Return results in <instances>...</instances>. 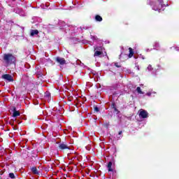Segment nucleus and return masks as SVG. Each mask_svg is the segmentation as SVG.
I'll return each instance as SVG.
<instances>
[{
  "instance_id": "13",
  "label": "nucleus",
  "mask_w": 179,
  "mask_h": 179,
  "mask_svg": "<svg viewBox=\"0 0 179 179\" xmlns=\"http://www.w3.org/2000/svg\"><path fill=\"white\" fill-rule=\"evenodd\" d=\"M129 58H132L134 56V50H132V48H129Z\"/></svg>"
},
{
  "instance_id": "5",
  "label": "nucleus",
  "mask_w": 179,
  "mask_h": 179,
  "mask_svg": "<svg viewBox=\"0 0 179 179\" xmlns=\"http://www.w3.org/2000/svg\"><path fill=\"white\" fill-rule=\"evenodd\" d=\"M14 12L17 15H20V16H26V13L24 10H22V8H15Z\"/></svg>"
},
{
  "instance_id": "3",
  "label": "nucleus",
  "mask_w": 179,
  "mask_h": 179,
  "mask_svg": "<svg viewBox=\"0 0 179 179\" xmlns=\"http://www.w3.org/2000/svg\"><path fill=\"white\" fill-rule=\"evenodd\" d=\"M138 113H139V117L141 118H143V120L149 117V113H148V111L143 109H141Z\"/></svg>"
},
{
  "instance_id": "17",
  "label": "nucleus",
  "mask_w": 179,
  "mask_h": 179,
  "mask_svg": "<svg viewBox=\"0 0 179 179\" xmlns=\"http://www.w3.org/2000/svg\"><path fill=\"white\" fill-rule=\"evenodd\" d=\"M31 171L34 174H39L38 170H37V168H36V167H32Z\"/></svg>"
},
{
  "instance_id": "2",
  "label": "nucleus",
  "mask_w": 179,
  "mask_h": 179,
  "mask_svg": "<svg viewBox=\"0 0 179 179\" xmlns=\"http://www.w3.org/2000/svg\"><path fill=\"white\" fill-rule=\"evenodd\" d=\"M3 59L7 65H10L16 62V57H15V56H13L12 54L9 53L4 54Z\"/></svg>"
},
{
  "instance_id": "23",
  "label": "nucleus",
  "mask_w": 179,
  "mask_h": 179,
  "mask_svg": "<svg viewBox=\"0 0 179 179\" xmlns=\"http://www.w3.org/2000/svg\"><path fill=\"white\" fill-rule=\"evenodd\" d=\"M9 177H10V178H15V173H9Z\"/></svg>"
},
{
  "instance_id": "18",
  "label": "nucleus",
  "mask_w": 179,
  "mask_h": 179,
  "mask_svg": "<svg viewBox=\"0 0 179 179\" xmlns=\"http://www.w3.org/2000/svg\"><path fill=\"white\" fill-rule=\"evenodd\" d=\"M136 92L138 93V94H145V92H142V90L139 87L136 88Z\"/></svg>"
},
{
  "instance_id": "1",
  "label": "nucleus",
  "mask_w": 179,
  "mask_h": 179,
  "mask_svg": "<svg viewBox=\"0 0 179 179\" xmlns=\"http://www.w3.org/2000/svg\"><path fill=\"white\" fill-rule=\"evenodd\" d=\"M149 5L152 7L153 10H157L161 12L164 10L166 6H169V4H164L163 0H152L150 1Z\"/></svg>"
},
{
  "instance_id": "7",
  "label": "nucleus",
  "mask_w": 179,
  "mask_h": 179,
  "mask_svg": "<svg viewBox=\"0 0 179 179\" xmlns=\"http://www.w3.org/2000/svg\"><path fill=\"white\" fill-rule=\"evenodd\" d=\"M13 117L14 118H16V117H19L20 115V112L16 110V108L15 107L13 108Z\"/></svg>"
},
{
  "instance_id": "26",
  "label": "nucleus",
  "mask_w": 179,
  "mask_h": 179,
  "mask_svg": "<svg viewBox=\"0 0 179 179\" xmlns=\"http://www.w3.org/2000/svg\"><path fill=\"white\" fill-rule=\"evenodd\" d=\"M174 49L176 50V51H179V47H175Z\"/></svg>"
},
{
  "instance_id": "6",
  "label": "nucleus",
  "mask_w": 179,
  "mask_h": 179,
  "mask_svg": "<svg viewBox=\"0 0 179 179\" xmlns=\"http://www.w3.org/2000/svg\"><path fill=\"white\" fill-rule=\"evenodd\" d=\"M59 149H60L61 150H64L65 149H70L69 146L64 142H62L59 144Z\"/></svg>"
},
{
  "instance_id": "9",
  "label": "nucleus",
  "mask_w": 179,
  "mask_h": 179,
  "mask_svg": "<svg viewBox=\"0 0 179 179\" xmlns=\"http://www.w3.org/2000/svg\"><path fill=\"white\" fill-rule=\"evenodd\" d=\"M69 27L70 28L69 30H71V31H73L71 33H76V31L80 30V28H78L77 27H73V25H71Z\"/></svg>"
},
{
  "instance_id": "27",
  "label": "nucleus",
  "mask_w": 179,
  "mask_h": 179,
  "mask_svg": "<svg viewBox=\"0 0 179 179\" xmlns=\"http://www.w3.org/2000/svg\"><path fill=\"white\" fill-rule=\"evenodd\" d=\"M78 62H80V66H83V63H82V62H80V60H78Z\"/></svg>"
},
{
  "instance_id": "4",
  "label": "nucleus",
  "mask_w": 179,
  "mask_h": 179,
  "mask_svg": "<svg viewBox=\"0 0 179 179\" xmlns=\"http://www.w3.org/2000/svg\"><path fill=\"white\" fill-rule=\"evenodd\" d=\"M2 79H4V80H6L7 82H13V77L10 74L3 75Z\"/></svg>"
},
{
  "instance_id": "30",
  "label": "nucleus",
  "mask_w": 179,
  "mask_h": 179,
  "mask_svg": "<svg viewBox=\"0 0 179 179\" xmlns=\"http://www.w3.org/2000/svg\"><path fill=\"white\" fill-rule=\"evenodd\" d=\"M122 131H119V135H122Z\"/></svg>"
},
{
  "instance_id": "15",
  "label": "nucleus",
  "mask_w": 179,
  "mask_h": 179,
  "mask_svg": "<svg viewBox=\"0 0 179 179\" xmlns=\"http://www.w3.org/2000/svg\"><path fill=\"white\" fill-rule=\"evenodd\" d=\"M95 20L96 22H102L103 21V17H101V16H100V15H96L95 16Z\"/></svg>"
},
{
  "instance_id": "19",
  "label": "nucleus",
  "mask_w": 179,
  "mask_h": 179,
  "mask_svg": "<svg viewBox=\"0 0 179 179\" xmlns=\"http://www.w3.org/2000/svg\"><path fill=\"white\" fill-rule=\"evenodd\" d=\"M155 94H156V92H148L146 94V96H155Z\"/></svg>"
},
{
  "instance_id": "22",
  "label": "nucleus",
  "mask_w": 179,
  "mask_h": 179,
  "mask_svg": "<svg viewBox=\"0 0 179 179\" xmlns=\"http://www.w3.org/2000/svg\"><path fill=\"white\" fill-rule=\"evenodd\" d=\"M50 6V3H46L45 4V7H42L43 9H47V8H48Z\"/></svg>"
},
{
  "instance_id": "14",
  "label": "nucleus",
  "mask_w": 179,
  "mask_h": 179,
  "mask_svg": "<svg viewBox=\"0 0 179 179\" xmlns=\"http://www.w3.org/2000/svg\"><path fill=\"white\" fill-rule=\"evenodd\" d=\"M101 54H103V52L94 50V57H100V55H101Z\"/></svg>"
},
{
  "instance_id": "16",
  "label": "nucleus",
  "mask_w": 179,
  "mask_h": 179,
  "mask_svg": "<svg viewBox=\"0 0 179 179\" xmlns=\"http://www.w3.org/2000/svg\"><path fill=\"white\" fill-rule=\"evenodd\" d=\"M113 166V162H109L108 164V171H113V169H111Z\"/></svg>"
},
{
  "instance_id": "20",
  "label": "nucleus",
  "mask_w": 179,
  "mask_h": 179,
  "mask_svg": "<svg viewBox=\"0 0 179 179\" xmlns=\"http://www.w3.org/2000/svg\"><path fill=\"white\" fill-rule=\"evenodd\" d=\"M91 38L93 40V41H97V36L91 35Z\"/></svg>"
},
{
  "instance_id": "12",
  "label": "nucleus",
  "mask_w": 179,
  "mask_h": 179,
  "mask_svg": "<svg viewBox=\"0 0 179 179\" xmlns=\"http://www.w3.org/2000/svg\"><path fill=\"white\" fill-rule=\"evenodd\" d=\"M94 51H99L103 52V47L101 46H94Z\"/></svg>"
},
{
  "instance_id": "10",
  "label": "nucleus",
  "mask_w": 179,
  "mask_h": 179,
  "mask_svg": "<svg viewBox=\"0 0 179 179\" xmlns=\"http://www.w3.org/2000/svg\"><path fill=\"white\" fill-rule=\"evenodd\" d=\"M38 34V30L35 29V30H31L30 36L31 37H33L34 36H37Z\"/></svg>"
},
{
  "instance_id": "29",
  "label": "nucleus",
  "mask_w": 179,
  "mask_h": 179,
  "mask_svg": "<svg viewBox=\"0 0 179 179\" xmlns=\"http://www.w3.org/2000/svg\"><path fill=\"white\" fill-rule=\"evenodd\" d=\"M115 111H117V113H120V111H118V109H117V108H114Z\"/></svg>"
},
{
  "instance_id": "21",
  "label": "nucleus",
  "mask_w": 179,
  "mask_h": 179,
  "mask_svg": "<svg viewBox=\"0 0 179 179\" xmlns=\"http://www.w3.org/2000/svg\"><path fill=\"white\" fill-rule=\"evenodd\" d=\"M148 71H149L150 72L151 71H153V68L152 67V65H148V68H147Z\"/></svg>"
},
{
  "instance_id": "11",
  "label": "nucleus",
  "mask_w": 179,
  "mask_h": 179,
  "mask_svg": "<svg viewBox=\"0 0 179 179\" xmlns=\"http://www.w3.org/2000/svg\"><path fill=\"white\" fill-rule=\"evenodd\" d=\"M153 50H159V48H160V45L159 44V43L157 42H155L153 45Z\"/></svg>"
},
{
  "instance_id": "24",
  "label": "nucleus",
  "mask_w": 179,
  "mask_h": 179,
  "mask_svg": "<svg viewBox=\"0 0 179 179\" xmlns=\"http://www.w3.org/2000/svg\"><path fill=\"white\" fill-rule=\"evenodd\" d=\"M115 66H116L117 68H121V64L118 63H115Z\"/></svg>"
},
{
  "instance_id": "28",
  "label": "nucleus",
  "mask_w": 179,
  "mask_h": 179,
  "mask_svg": "<svg viewBox=\"0 0 179 179\" xmlns=\"http://www.w3.org/2000/svg\"><path fill=\"white\" fill-rule=\"evenodd\" d=\"M152 49H150H150H147V50H146V52H149V51H152Z\"/></svg>"
},
{
  "instance_id": "25",
  "label": "nucleus",
  "mask_w": 179,
  "mask_h": 179,
  "mask_svg": "<svg viewBox=\"0 0 179 179\" xmlns=\"http://www.w3.org/2000/svg\"><path fill=\"white\" fill-rule=\"evenodd\" d=\"M94 111H96V113H99V108H98L97 106H96V107L94 108Z\"/></svg>"
},
{
  "instance_id": "8",
  "label": "nucleus",
  "mask_w": 179,
  "mask_h": 179,
  "mask_svg": "<svg viewBox=\"0 0 179 179\" xmlns=\"http://www.w3.org/2000/svg\"><path fill=\"white\" fill-rule=\"evenodd\" d=\"M56 61H57V62L60 64V65H64L65 64V59H64L62 57H57Z\"/></svg>"
}]
</instances>
